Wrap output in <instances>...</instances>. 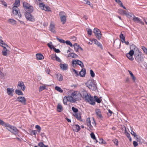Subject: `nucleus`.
<instances>
[{
	"instance_id": "nucleus-41",
	"label": "nucleus",
	"mask_w": 147,
	"mask_h": 147,
	"mask_svg": "<svg viewBox=\"0 0 147 147\" xmlns=\"http://www.w3.org/2000/svg\"><path fill=\"white\" fill-rule=\"evenodd\" d=\"M38 145L40 147H48V146L45 145L42 142L39 143Z\"/></svg>"
},
{
	"instance_id": "nucleus-56",
	"label": "nucleus",
	"mask_w": 147,
	"mask_h": 147,
	"mask_svg": "<svg viewBox=\"0 0 147 147\" xmlns=\"http://www.w3.org/2000/svg\"><path fill=\"white\" fill-rule=\"evenodd\" d=\"M90 74L92 77H94L95 76V74L92 69L90 70Z\"/></svg>"
},
{
	"instance_id": "nucleus-39",
	"label": "nucleus",
	"mask_w": 147,
	"mask_h": 147,
	"mask_svg": "<svg viewBox=\"0 0 147 147\" xmlns=\"http://www.w3.org/2000/svg\"><path fill=\"white\" fill-rule=\"evenodd\" d=\"M55 89L60 93H62L63 92V90L61 88L58 86H55Z\"/></svg>"
},
{
	"instance_id": "nucleus-51",
	"label": "nucleus",
	"mask_w": 147,
	"mask_h": 147,
	"mask_svg": "<svg viewBox=\"0 0 147 147\" xmlns=\"http://www.w3.org/2000/svg\"><path fill=\"white\" fill-rule=\"evenodd\" d=\"M115 2L117 3H120V5L121 7H122L123 6L122 3L120 0H115Z\"/></svg>"
},
{
	"instance_id": "nucleus-50",
	"label": "nucleus",
	"mask_w": 147,
	"mask_h": 147,
	"mask_svg": "<svg viewBox=\"0 0 147 147\" xmlns=\"http://www.w3.org/2000/svg\"><path fill=\"white\" fill-rule=\"evenodd\" d=\"M0 43H1L2 45V47H3V46H5V47L6 46L7 47H8V46L5 43H4V42L2 40H0Z\"/></svg>"
},
{
	"instance_id": "nucleus-17",
	"label": "nucleus",
	"mask_w": 147,
	"mask_h": 147,
	"mask_svg": "<svg viewBox=\"0 0 147 147\" xmlns=\"http://www.w3.org/2000/svg\"><path fill=\"white\" fill-rule=\"evenodd\" d=\"M130 50H132L134 51L135 53H136V52H138L140 51L138 49L134 44H132L130 46Z\"/></svg>"
},
{
	"instance_id": "nucleus-11",
	"label": "nucleus",
	"mask_w": 147,
	"mask_h": 147,
	"mask_svg": "<svg viewBox=\"0 0 147 147\" xmlns=\"http://www.w3.org/2000/svg\"><path fill=\"white\" fill-rule=\"evenodd\" d=\"M71 95L73 98L74 102H75L76 101L79 100L80 99L78 97V96H80V95H77L75 92H72Z\"/></svg>"
},
{
	"instance_id": "nucleus-49",
	"label": "nucleus",
	"mask_w": 147,
	"mask_h": 147,
	"mask_svg": "<svg viewBox=\"0 0 147 147\" xmlns=\"http://www.w3.org/2000/svg\"><path fill=\"white\" fill-rule=\"evenodd\" d=\"M72 109L73 111L75 113H77L78 111V110L77 108H75L74 107H72Z\"/></svg>"
},
{
	"instance_id": "nucleus-42",
	"label": "nucleus",
	"mask_w": 147,
	"mask_h": 147,
	"mask_svg": "<svg viewBox=\"0 0 147 147\" xmlns=\"http://www.w3.org/2000/svg\"><path fill=\"white\" fill-rule=\"evenodd\" d=\"M46 88V87L45 86H40L39 88V91L40 92L45 89Z\"/></svg>"
},
{
	"instance_id": "nucleus-40",
	"label": "nucleus",
	"mask_w": 147,
	"mask_h": 147,
	"mask_svg": "<svg viewBox=\"0 0 147 147\" xmlns=\"http://www.w3.org/2000/svg\"><path fill=\"white\" fill-rule=\"evenodd\" d=\"M95 34L96 37L98 39H100L101 38V34L100 31L99 32H98L97 33H96Z\"/></svg>"
},
{
	"instance_id": "nucleus-34",
	"label": "nucleus",
	"mask_w": 147,
	"mask_h": 147,
	"mask_svg": "<svg viewBox=\"0 0 147 147\" xmlns=\"http://www.w3.org/2000/svg\"><path fill=\"white\" fill-rule=\"evenodd\" d=\"M66 97L67 98V99L68 101L71 102H74L73 98L72 97L71 95L70 96H66Z\"/></svg>"
},
{
	"instance_id": "nucleus-32",
	"label": "nucleus",
	"mask_w": 147,
	"mask_h": 147,
	"mask_svg": "<svg viewBox=\"0 0 147 147\" xmlns=\"http://www.w3.org/2000/svg\"><path fill=\"white\" fill-rule=\"evenodd\" d=\"M68 57H72V58H77L78 57V55L74 53H71L69 54Z\"/></svg>"
},
{
	"instance_id": "nucleus-33",
	"label": "nucleus",
	"mask_w": 147,
	"mask_h": 147,
	"mask_svg": "<svg viewBox=\"0 0 147 147\" xmlns=\"http://www.w3.org/2000/svg\"><path fill=\"white\" fill-rule=\"evenodd\" d=\"M15 92L16 94L19 95H22L23 93L21 90L19 89H16L15 90Z\"/></svg>"
},
{
	"instance_id": "nucleus-4",
	"label": "nucleus",
	"mask_w": 147,
	"mask_h": 147,
	"mask_svg": "<svg viewBox=\"0 0 147 147\" xmlns=\"http://www.w3.org/2000/svg\"><path fill=\"white\" fill-rule=\"evenodd\" d=\"M135 60L138 62H142L143 60V58L141 57V54L140 52L139 51L135 53Z\"/></svg>"
},
{
	"instance_id": "nucleus-1",
	"label": "nucleus",
	"mask_w": 147,
	"mask_h": 147,
	"mask_svg": "<svg viewBox=\"0 0 147 147\" xmlns=\"http://www.w3.org/2000/svg\"><path fill=\"white\" fill-rule=\"evenodd\" d=\"M80 95L84 100L91 105H95V101L98 103H100L102 100L96 96H94L93 98L91 96L90 93H88L87 91L85 90L82 91Z\"/></svg>"
},
{
	"instance_id": "nucleus-48",
	"label": "nucleus",
	"mask_w": 147,
	"mask_h": 147,
	"mask_svg": "<svg viewBox=\"0 0 147 147\" xmlns=\"http://www.w3.org/2000/svg\"><path fill=\"white\" fill-rule=\"evenodd\" d=\"M52 49H53L55 52L56 53H59L60 52V51L59 49H56L54 47H52Z\"/></svg>"
},
{
	"instance_id": "nucleus-6",
	"label": "nucleus",
	"mask_w": 147,
	"mask_h": 147,
	"mask_svg": "<svg viewBox=\"0 0 147 147\" xmlns=\"http://www.w3.org/2000/svg\"><path fill=\"white\" fill-rule=\"evenodd\" d=\"M31 12L28 11L25 14V16L26 18L28 20H29L31 22H34L35 21V19L34 17H33L30 13Z\"/></svg>"
},
{
	"instance_id": "nucleus-31",
	"label": "nucleus",
	"mask_w": 147,
	"mask_h": 147,
	"mask_svg": "<svg viewBox=\"0 0 147 147\" xmlns=\"http://www.w3.org/2000/svg\"><path fill=\"white\" fill-rule=\"evenodd\" d=\"M3 49L2 51V53L3 55L4 56H6L7 54V49L6 48L5 46L3 47Z\"/></svg>"
},
{
	"instance_id": "nucleus-58",
	"label": "nucleus",
	"mask_w": 147,
	"mask_h": 147,
	"mask_svg": "<svg viewBox=\"0 0 147 147\" xmlns=\"http://www.w3.org/2000/svg\"><path fill=\"white\" fill-rule=\"evenodd\" d=\"M125 135H126V136L128 138H129L130 137V134L128 132H127L126 131V129L125 128Z\"/></svg>"
},
{
	"instance_id": "nucleus-37",
	"label": "nucleus",
	"mask_w": 147,
	"mask_h": 147,
	"mask_svg": "<svg viewBox=\"0 0 147 147\" xmlns=\"http://www.w3.org/2000/svg\"><path fill=\"white\" fill-rule=\"evenodd\" d=\"M8 22L13 25L15 24H16V21L13 19H9L8 20Z\"/></svg>"
},
{
	"instance_id": "nucleus-10",
	"label": "nucleus",
	"mask_w": 147,
	"mask_h": 147,
	"mask_svg": "<svg viewBox=\"0 0 147 147\" xmlns=\"http://www.w3.org/2000/svg\"><path fill=\"white\" fill-rule=\"evenodd\" d=\"M17 88L18 89H21L23 91H24L26 88V86L23 82L19 81L18 82Z\"/></svg>"
},
{
	"instance_id": "nucleus-16",
	"label": "nucleus",
	"mask_w": 147,
	"mask_h": 147,
	"mask_svg": "<svg viewBox=\"0 0 147 147\" xmlns=\"http://www.w3.org/2000/svg\"><path fill=\"white\" fill-rule=\"evenodd\" d=\"M60 68L63 71H65L67 70L68 67L67 64L66 63H60L59 65Z\"/></svg>"
},
{
	"instance_id": "nucleus-53",
	"label": "nucleus",
	"mask_w": 147,
	"mask_h": 147,
	"mask_svg": "<svg viewBox=\"0 0 147 147\" xmlns=\"http://www.w3.org/2000/svg\"><path fill=\"white\" fill-rule=\"evenodd\" d=\"M35 128L37 129L38 130V131L39 133L40 132L41 130V128L39 125H37L35 126Z\"/></svg>"
},
{
	"instance_id": "nucleus-24",
	"label": "nucleus",
	"mask_w": 147,
	"mask_h": 147,
	"mask_svg": "<svg viewBox=\"0 0 147 147\" xmlns=\"http://www.w3.org/2000/svg\"><path fill=\"white\" fill-rule=\"evenodd\" d=\"M86 74V70L85 69H82L79 73V74L81 77H84Z\"/></svg>"
},
{
	"instance_id": "nucleus-28",
	"label": "nucleus",
	"mask_w": 147,
	"mask_h": 147,
	"mask_svg": "<svg viewBox=\"0 0 147 147\" xmlns=\"http://www.w3.org/2000/svg\"><path fill=\"white\" fill-rule=\"evenodd\" d=\"M74 47V50L76 52H78L79 50L80 46L77 43H75L73 45Z\"/></svg>"
},
{
	"instance_id": "nucleus-23",
	"label": "nucleus",
	"mask_w": 147,
	"mask_h": 147,
	"mask_svg": "<svg viewBox=\"0 0 147 147\" xmlns=\"http://www.w3.org/2000/svg\"><path fill=\"white\" fill-rule=\"evenodd\" d=\"M49 30L53 33L55 32V26L54 25L51 24L49 27Z\"/></svg>"
},
{
	"instance_id": "nucleus-3",
	"label": "nucleus",
	"mask_w": 147,
	"mask_h": 147,
	"mask_svg": "<svg viewBox=\"0 0 147 147\" xmlns=\"http://www.w3.org/2000/svg\"><path fill=\"white\" fill-rule=\"evenodd\" d=\"M59 16L62 24H65L67 21L66 14L64 11H61L59 13Z\"/></svg>"
},
{
	"instance_id": "nucleus-2",
	"label": "nucleus",
	"mask_w": 147,
	"mask_h": 147,
	"mask_svg": "<svg viewBox=\"0 0 147 147\" xmlns=\"http://www.w3.org/2000/svg\"><path fill=\"white\" fill-rule=\"evenodd\" d=\"M86 84L88 88L92 90H96L97 89L96 85L94 81L89 80Z\"/></svg>"
},
{
	"instance_id": "nucleus-47",
	"label": "nucleus",
	"mask_w": 147,
	"mask_h": 147,
	"mask_svg": "<svg viewBox=\"0 0 147 147\" xmlns=\"http://www.w3.org/2000/svg\"><path fill=\"white\" fill-rule=\"evenodd\" d=\"M90 136L94 140H96V138L95 135L93 132H92L90 134Z\"/></svg>"
},
{
	"instance_id": "nucleus-29",
	"label": "nucleus",
	"mask_w": 147,
	"mask_h": 147,
	"mask_svg": "<svg viewBox=\"0 0 147 147\" xmlns=\"http://www.w3.org/2000/svg\"><path fill=\"white\" fill-rule=\"evenodd\" d=\"M133 56V55H131L130 54H129V53L126 55V56L127 58L131 61H133L134 60V58Z\"/></svg>"
},
{
	"instance_id": "nucleus-30",
	"label": "nucleus",
	"mask_w": 147,
	"mask_h": 147,
	"mask_svg": "<svg viewBox=\"0 0 147 147\" xmlns=\"http://www.w3.org/2000/svg\"><path fill=\"white\" fill-rule=\"evenodd\" d=\"M120 37L121 42L123 43H124V42H125V36H123V34L121 33L120 35Z\"/></svg>"
},
{
	"instance_id": "nucleus-44",
	"label": "nucleus",
	"mask_w": 147,
	"mask_h": 147,
	"mask_svg": "<svg viewBox=\"0 0 147 147\" xmlns=\"http://www.w3.org/2000/svg\"><path fill=\"white\" fill-rule=\"evenodd\" d=\"M66 96H65L63 98V103L65 105H67V102L68 101Z\"/></svg>"
},
{
	"instance_id": "nucleus-27",
	"label": "nucleus",
	"mask_w": 147,
	"mask_h": 147,
	"mask_svg": "<svg viewBox=\"0 0 147 147\" xmlns=\"http://www.w3.org/2000/svg\"><path fill=\"white\" fill-rule=\"evenodd\" d=\"M57 80L59 81H61L63 79V76L61 74H57Z\"/></svg>"
},
{
	"instance_id": "nucleus-12",
	"label": "nucleus",
	"mask_w": 147,
	"mask_h": 147,
	"mask_svg": "<svg viewBox=\"0 0 147 147\" xmlns=\"http://www.w3.org/2000/svg\"><path fill=\"white\" fill-rule=\"evenodd\" d=\"M95 112L97 118L98 119H102L103 118L101 112L99 109H96L95 110Z\"/></svg>"
},
{
	"instance_id": "nucleus-22",
	"label": "nucleus",
	"mask_w": 147,
	"mask_h": 147,
	"mask_svg": "<svg viewBox=\"0 0 147 147\" xmlns=\"http://www.w3.org/2000/svg\"><path fill=\"white\" fill-rule=\"evenodd\" d=\"M19 9L18 7L13 6V13L15 15H16L18 13Z\"/></svg>"
},
{
	"instance_id": "nucleus-63",
	"label": "nucleus",
	"mask_w": 147,
	"mask_h": 147,
	"mask_svg": "<svg viewBox=\"0 0 147 147\" xmlns=\"http://www.w3.org/2000/svg\"><path fill=\"white\" fill-rule=\"evenodd\" d=\"M131 134L134 136V137H136V136H137L136 133L134 132L132 130H131Z\"/></svg>"
},
{
	"instance_id": "nucleus-13",
	"label": "nucleus",
	"mask_w": 147,
	"mask_h": 147,
	"mask_svg": "<svg viewBox=\"0 0 147 147\" xmlns=\"http://www.w3.org/2000/svg\"><path fill=\"white\" fill-rule=\"evenodd\" d=\"M134 17L133 18V20L134 22H137L138 23L142 25H144V23L143 22L142 20H141L140 18L138 17H135V16L133 15Z\"/></svg>"
},
{
	"instance_id": "nucleus-20",
	"label": "nucleus",
	"mask_w": 147,
	"mask_h": 147,
	"mask_svg": "<svg viewBox=\"0 0 147 147\" xmlns=\"http://www.w3.org/2000/svg\"><path fill=\"white\" fill-rule=\"evenodd\" d=\"M119 11L120 12H121L123 14L126 16L128 17H131L132 16V14H129V13H127L125 11L122 10H119Z\"/></svg>"
},
{
	"instance_id": "nucleus-15",
	"label": "nucleus",
	"mask_w": 147,
	"mask_h": 147,
	"mask_svg": "<svg viewBox=\"0 0 147 147\" xmlns=\"http://www.w3.org/2000/svg\"><path fill=\"white\" fill-rule=\"evenodd\" d=\"M73 131L76 132H78L80 129V126L78 124H74L72 126Z\"/></svg>"
},
{
	"instance_id": "nucleus-7",
	"label": "nucleus",
	"mask_w": 147,
	"mask_h": 147,
	"mask_svg": "<svg viewBox=\"0 0 147 147\" xmlns=\"http://www.w3.org/2000/svg\"><path fill=\"white\" fill-rule=\"evenodd\" d=\"M39 5L40 8L42 10L48 11H51L50 7L47 6H45V5L43 3H40Z\"/></svg>"
},
{
	"instance_id": "nucleus-18",
	"label": "nucleus",
	"mask_w": 147,
	"mask_h": 147,
	"mask_svg": "<svg viewBox=\"0 0 147 147\" xmlns=\"http://www.w3.org/2000/svg\"><path fill=\"white\" fill-rule=\"evenodd\" d=\"M7 93L9 95L12 96L13 95V92L14 91V89L13 88H7Z\"/></svg>"
},
{
	"instance_id": "nucleus-25",
	"label": "nucleus",
	"mask_w": 147,
	"mask_h": 147,
	"mask_svg": "<svg viewBox=\"0 0 147 147\" xmlns=\"http://www.w3.org/2000/svg\"><path fill=\"white\" fill-rule=\"evenodd\" d=\"M57 108V111L59 112H60L63 111V109L62 107L60 104H58Z\"/></svg>"
},
{
	"instance_id": "nucleus-55",
	"label": "nucleus",
	"mask_w": 147,
	"mask_h": 147,
	"mask_svg": "<svg viewBox=\"0 0 147 147\" xmlns=\"http://www.w3.org/2000/svg\"><path fill=\"white\" fill-rule=\"evenodd\" d=\"M55 60H56L57 61L59 62H61V61L59 58L57 57L56 55H55Z\"/></svg>"
},
{
	"instance_id": "nucleus-59",
	"label": "nucleus",
	"mask_w": 147,
	"mask_h": 147,
	"mask_svg": "<svg viewBox=\"0 0 147 147\" xmlns=\"http://www.w3.org/2000/svg\"><path fill=\"white\" fill-rule=\"evenodd\" d=\"M92 30L90 29H89L88 30V35H92Z\"/></svg>"
},
{
	"instance_id": "nucleus-64",
	"label": "nucleus",
	"mask_w": 147,
	"mask_h": 147,
	"mask_svg": "<svg viewBox=\"0 0 147 147\" xmlns=\"http://www.w3.org/2000/svg\"><path fill=\"white\" fill-rule=\"evenodd\" d=\"M31 132L35 136H36L37 134V131L36 130H32Z\"/></svg>"
},
{
	"instance_id": "nucleus-60",
	"label": "nucleus",
	"mask_w": 147,
	"mask_h": 147,
	"mask_svg": "<svg viewBox=\"0 0 147 147\" xmlns=\"http://www.w3.org/2000/svg\"><path fill=\"white\" fill-rule=\"evenodd\" d=\"M47 45L51 49L52 48V44L51 42H50V43H48Z\"/></svg>"
},
{
	"instance_id": "nucleus-46",
	"label": "nucleus",
	"mask_w": 147,
	"mask_h": 147,
	"mask_svg": "<svg viewBox=\"0 0 147 147\" xmlns=\"http://www.w3.org/2000/svg\"><path fill=\"white\" fill-rule=\"evenodd\" d=\"M65 43H66L67 45H69L71 47L73 46L72 44L69 40H66L65 41Z\"/></svg>"
},
{
	"instance_id": "nucleus-9",
	"label": "nucleus",
	"mask_w": 147,
	"mask_h": 147,
	"mask_svg": "<svg viewBox=\"0 0 147 147\" xmlns=\"http://www.w3.org/2000/svg\"><path fill=\"white\" fill-rule=\"evenodd\" d=\"M17 100L23 105H26V100L24 97L19 96L17 98Z\"/></svg>"
},
{
	"instance_id": "nucleus-21",
	"label": "nucleus",
	"mask_w": 147,
	"mask_h": 147,
	"mask_svg": "<svg viewBox=\"0 0 147 147\" xmlns=\"http://www.w3.org/2000/svg\"><path fill=\"white\" fill-rule=\"evenodd\" d=\"M11 130L12 131H11V132L14 135H16L18 134V131L17 129L15 127H14Z\"/></svg>"
},
{
	"instance_id": "nucleus-43",
	"label": "nucleus",
	"mask_w": 147,
	"mask_h": 147,
	"mask_svg": "<svg viewBox=\"0 0 147 147\" xmlns=\"http://www.w3.org/2000/svg\"><path fill=\"white\" fill-rule=\"evenodd\" d=\"M56 39L59 41V42L61 43H65V41L64 40L60 39L59 38L57 37H56Z\"/></svg>"
},
{
	"instance_id": "nucleus-5",
	"label": "nucleus",
	"mask_w": 147,
	"mask_h": 147,
	"mask_svg": "<svg viewBox=\"0 0 147 147\" xmlns=\"http://www.w3.org/2000/svg\"><path fill=\"white\" fill-rule=\"evenodd\" d=\"M23 6L24 9L27 10L28 11L32 12L33 11V7L27 3L25 2H24L23 3Z\"/></svg>"
},
{
	"instance_id": "nucleus-45",
	"label": "nucleus",
	"mask_w": 147,
	"mask_h": 147,
	"mask_svg": "<svg viewBox=\"0 0 147 147\" xmlns=\"http://www.w3.org/2000/svg\"><path fill=\"white\" fill-rule=\"evenodd\" d=\"M113 142L116 146H117L118 145V141L117 139H115L113 140Z\"/></svg>"
},
{
	"instance_id": "nucleus-14",
	"label": "nucleus",
	"mask_w": 147,
	"mask_h": 147,
	"mask_svg": "<svg viewBox=\"0 0 147 147\" xmlns=\"http://www.w3.org/2000/svg\"><path fill=\"white\" fill-rule=\"evenodd\" d=\"M3 126L6 127L7 129L10 132L11 131H12L11 130L14 127L13 126L11 125L8 123H5V122Z\"/></svg>"
},
{
	"instance_id": "nucleus-57",
	"label": "nucleus",
	"mask_w": 147,
	"mask_h": 147,
	"mask_svg": "<svg viewBox=\"0 0 147 147\" xmlns=\"http://www.w3.org/2000/svg\"><path fill=\"white\" fill-rule=\"evenodd\" d=\"M100 31L99 29L97 28H95L94 29L93 32L95 34L97 33L98 32H99Z\"/></svg>"
},
{
	"instance_id": "nucleus-8",
	"label": "nucleus",
	"mask_w": 147,
	"mask_h": 147,
	"mask_svg": "<svg viewBox=\"0 0 147 147\" xmlns=\"http://www.w3.org/2000/svg\"><path fill=\"white\" fill-rule=\"evenodd\" d=\"M72 64L73 66H74V65L77 64L80 65L82 68H83L84 67L83 63L79 60H73Z\"/></svg>"
},
{
	"instance_id": "nucleus-62",
	"label": "nucleus",
	"mask_w": 147,
	"mask_h": 147,
	"mask_svg": "<svg viewBox=\"0 0 147 147\" xmlns=\"http://www.w3.org/2000/svg\"><path fill=\"white\" fill-rule=\"evenodd\" d=\"M133 145L134 147H136L138 145V143L136 141L133 142Z\"/></svg>"
},
{
	"instance_id": "nucleus-38",
	"label": "nucleus",
	"mask_w": 147,
	"mask_h": 147,
	"mask_svg": "<svg viewBox=\"0 0 147 147\" xmlns=\"http://www.w3.org/2000/svg\"><path fill=\"white\" fill-rule=\"evenodd\" d=\"M74 116L78 120H80L81 118L80 114V113H75Z\"/></svg>"
},
{
	"instance_id": "nucleus-52",
	"label": "nucleus",
	"mask_w": 147,
	"mask_h": 147,
	"mask_svg": "<svg viewBox=\"0 0 147 147\" xmlns=\"http://www.w3.org/2000/svg\"><path fill=\"white\" fill-rule=\"evenodd\" d=\"M96 45L100 47L101 49H103V48L102 46V45L100 43V42H98V43H97Z\"/></svg>"
},
{
	"instance_id": "nucleus-54",
	"label": "nucleus",
	"mask_w": 147,
	"mask_h": 147,
	"mask_svg": "<svg viewBox=\"0 0 147 147\" xmlns=\"http://www.w3.org/2000/svg\"><path fill=\"white\" fill-rule=\"evenodd\" d=\"M142 49L144 51V52L147 54V49L144 46L142 47Z\"/></svg>"
},
{
	"instance_id": "nucleus-26",
	"label": "nucleus",
	"mask_w": 147,
	"mask_h": 147,
	"mask_svg": "<svg viewBox=\"0 0 147 147\" xmlns=\"http://www.w3.org/2000/svg\"><path fill=\"white\" fill-rule=\"evenodd\" d=\"M36 56L37 59L41 60L44 58L43 55L41 54L37 53L36 54Z\"/></svg>"
},
{
	"instance_id": "nucleus-35",
	"label": "nucleus",
	"mask_w": 147,
	"mask_h": 147,
	"mask_svg": "<svg viewBox=\"0 0 147 147\" xmlns=\"http://www.w3.org/2000/svg\"><path fill=\"white\" fill-rule=\"evenodd\" d=\"M128 72H129V74L130 75L131 77V78L132 80L134 82H135L136 79V78H135V77L134 76L133 74H132V73L131 71L129 70H128Z\"/></svg>"
},
{
	"instance_id": "nucleus-19",
	"label": "nucleus",
	"mask_w": 147,
	"mask_h": 147,
	"mask_svg": "<svg viewBox=\"0 0 147 147\" xmlns=\"http://www.w3.org/2000/svg\"><path fill=\"white\" fill-rule=\"evenodd\" d=\"M86 123L88 126L89 127L90 130H92V129L93 127L91 124V121L90 118H88L86 119Z\"/></svg>"
},
{
	"instance_id": "nucleus-61",
	"label": "nucleus",
	"mask_w": 147,
	"mask_h": 147,
	"mask_svg": "<svg viewBox=\"0 0 147 147\" xmlns=\"http://www.w3.org/2000/svg\"><path fill=\"white\" fill-rule=\"evenodd\" d=\"M129 54H130L131 55H132L133 56L134 54L135 55L134 51H133L132 50H130V51L129 52Z\"/></svg>"
},
{
	"instance_id": "nucleus-36",
	"label": "nucleus",
	"mask_w": 147,
	"mask_h": 147,
	"mask_svg": "<svg viewBox=\"0 0 147 147\" xmlns=\"http://www.w3.org/2000/svg\"><path fill=\"white\" fill-rule=\"evenodd\" d=\"M20 0H15V2L13 4V6L18 7L20 4Z\"/></svg>"
}]
</instances>
